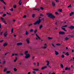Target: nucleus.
Here are the masks:
<instances>
[{"mask_svg": "<svg viewBox=\"0 0 74 74\" xmlns=\"http://www.w3.org/2000/svg\"><path fill=\"white\" fill-rule=\"evenodd\" d=\"M7 70V68H5L3 70V71L4 72L6 71Z\"/></svg>", "mask_w": 74, "mask_h": 74, "instance_id": "nucleus-38", "label": "nucleus"}, {"mask_svg": "<svg viewBox=\"0 0 74 74\" xmlns=\"http://www.w3.org/2000/svg\"><path fill=\"white\" fill-rule=\"evenodd\" d=\"M11 73V71H7L6 72V73L7 74H9V73Z\"/></svg>", "mask_w": 74, "mask_h": 74, "instance_id": "nucleus-31", "label": "nucleus"}, {"mask_svg": "<svg viewBox=\"0 0 74 74\" xmlns=\"http://www.w3.org/2000/svg\"><path fill=\"white\" fill-rule=\"evenodd\" d=\"M13 69H14V71H17V69H16V68H14Z\"/></svg>", "mask_w": 74, "mask_h": 74, "instance_id": "nucleus-34", "label": "nucleus"}, {"mask_svg": "<svg viewBox=\"0 0 74 74\" xmlns=\"http://www.w3.org/2000/svg\"><path fill=\"white\" fill-rule=\"evenodd\" d=\"M1 19L2 21V22H3V23H4L5 24H7V23L5 22V21L4 19V18L3 17H1Z\"/></svg>", "mask_w": 74, "mask_h": 74, "instance_id": "nucleus-4", "label": "nucleus"}, {"mask_svg": "<svg viewBox=\"0 0 74 74\" xmlns=\"http://www.w3.org/2000/svg\"><path fill=\"white\" fill-rule=\"evenodd\" d=\"M68 28L71 29V30H73L74 29V26L73 25H71L70 26L68 27Z\"/></svg>", "mask_w": 74, "mask_h": 74, "instance_id": "nucleus-5", "label": "nucleus"}, {"mask_svg": "<svg viewBox=\"0 0 74 74\" xmlns=\"http://www.w3.org/2000/svg\"><path fill=\"white\" fill-rule=\"evenodd\" d=\"M55 25H58V22H55Z\"/></svg>", "mask_w": 74, "mask_h": 74, "instance_id": "nucleus-48", "label": "nucleus"}, {"mask_svg": "<svg viewBox=\"0 0 74 74\" xmlns=\"http://www.w3.org/2000/svg\"><path fill=\"white\" fill-rule=\"evenodd\" d=\"M73 14L74 12H71V13L70 14V16H72V15Z\"/></svg>", "mask_w": 74, "mask_h": 74, "instance_id": "nucleus-23", "label": "nucleus"}, {"mask_svg": "<svg viewBox=\"0 0 74 74\" xmlns=\"http://www.w3.org/2000/svg\"><path fill=\"white\" fill-rule=\"evenodd\" d=\"M65 55H66V56H69V52H67L66 53Z\"/></svg>", "mask_w": 74, "mask_h": 74, "instance_id": "nucleus-25", "label": "nucleus"}, {"mask_svg": "<svg viewBox=\"0 0 74 74\" xmlns=\"http://www.w3.org/2000/svg\"><path fill=\"white\" fill-rule=\"evenodd\" d=\"M55 52H56V55H59V53L56 51H55Z\"/></svg>", "mask_w": 74, "mask_h": 74, "instance_id": "nucleus-22", "label": "nucleus"}, {"mask_svg": "<svg viewBox=\"0 0 74 74\" xmlns=\"http://www.w3.org/2000/svg\"><path fill=\"white\" fill-rule=\"evenodd\" d=\"M29 38L27 39H26L27 42V44H29V42H30L29 41Z\"/></svg>", "mask_w": 74, "mask_h": 74, "instance_id": "nucleus-17", "label": "nucleus"}, {"mask_svg": "<svg viewBox=\"0 0 74 74\" xmlns=\"http://www.w3.org/2000/svg\"><path fill=\"white\" fill-rule=\"evenodd\" d=\"M3 3H4V4H5V5L6 4V3H5V2H4V1H3Z\"/></svg>", "mask_w": 74, "mask_h": 74, "instance_id": "nucleus-61", "label": "nucleus"}, {"mask_svg": "<svg viewBox=\"0 0 74 74\" xmlns=\"http://www.w3.org/2000/svg\"><path fill=\"white\" fill-rule=\"evenodd\" d=\"M21 1H22V0H20L18 3L20 5L22 4V2Z\"/></svg>", "mask_w": 74, "mask_h": 74, "instance_id": "nucleus-16", "label": "nucleus"}, {"mask_svg": "<svg viewBox=\"0 0 74 74\" xmlns=\"http://www.w3.org/2000/svg\"><path fill=\"white\" fill-rule=\"evenodd\" d=\"M32 60L33 61L34 60V58H35L34 56H33L32 57Z\"/></svg>", "mask_w": 74, "mask_h": 74, "instance_id": "nucleus-30", "label": "nucleus"}, {"mask_svg": "<svg viewBox=\"0 0 74 74\" xmlns=\"http://www.w3.org/2000/svg\"><path fill=\"white\" fill-rule=\"evenodd\" d=\"M33 31H34L33 29H31L30 30V32H33Z\"/></svg>", "mask_w": 74, "mask_h": 74, "instance_id": "nucleus-43", "label": "nucleus"}, {"mask_svg": "<svg viewBox=\"0 0 74 74\" xmlns=\"http://www.w3.org/2000/svg\"><path fill=\"white\" fill-rule=\"evenodd\" d=\"M32 25H33V24L31 23L28 25V26H29V27H30V26H32Z\"/></svg>", "mask_w": 74, "mask_h": 74, "instance_id": "nucleus-37", "label": "nucleus"}, {"mask_svg": "<svg viewBox=\"0 0 74 74\" xmlns=\"http://www.w3.org/2000/svg\"><path fill=\"white\" fill-rule=\"evenodd\" d=\"M69 39V38L68 37H66L65 39V41H67V40Z\"/></svg>", "mask_w": 74, "mask_h": 74, "instance_id": "nucleus-19", "label": "nucleus"}, {"mask_svg": "<svg viewBox=\"0 0 74 74\" xmlns=\"http://www.w3.org/2000/svg\"><path fill=\"white\" fill-rule=\"evenodd\" d=\"M43 27V25H40L39 26V29L40 30Z\"/></svg>", "mask_w": 74, "mask_h": 74, "instance_id": "nucleus-10", "label": "nucleus"}, {"mask_svg": "<svg viewBox=\"0 0 74 74\" xmlns=\"http://www.w3.org/2000/svg\"><path fill=\"white\" fill-rule=\"evenodd\" d=\"M66 49H69V48L68 47H66Z\"/></svg>", "mask_w": 74, "mask_h": 74, "instance_id": "nucleus-62", "label": "nucleus"}, {"mask_svg": "<svg viewBox=\"0 0 74 74\" xmlns=\"http://www.w3.org/2000/svg\"><path fill=\"white\" fill-rule=\"evenodd\" d=\"M55 1H56V2H57V3H58V2H59V0H55Z\"/></svg>", "mask_w": 74, "mask_h": 74, "instance_id": "nucleus-59", "label": "nucleus"}, {"mask_svg": "<svg viewBox=\"0 0 74 74\" xmlns=\"http://www.w3.org/2000/svg\"><path fill=\"white\" fill-rule=\"evenodd\" d=\"M37 38H38V39H39V40H41V39L39 37V36H38L37 37Z\"/></svg>", "mask_w": 74, "mask_h": 74, "instance_id": "nucleus-47", "label": "nucleus"}, {"mask_svg": "<svg viewBox=\"0 0 74 74\" xmlns=\"http://www.w3.org/2000/svg\"><path fill=\"white\" fill-rule=\"evenodd\" d=\"M65 70H70V68H68V67H66L65 68Z\"/></svg>", "mask_w": 74, "mask_h": 74, "instance_id": "nucleus-13", "label": "nucleus"}, {"mask_svg": "<svg viewBox=\"0 0 74 74\" xmlns=\"http://www.w3.org/2000/svg\"><path fill=\"white\" fill-rule=\"evenodd\" d=\"M52 46H53V47H55V46L54 45V44H52Z\"/></svg>", "mask_w": 74, "mask_h": 74, "instance_id": "nucleus-46", "label": "nucleus"}, {"mask_svg": "<svg viewBox=\"0 0 74 74\" xmlns=\"http://www.w3.org/2000/svg\"><path fill=\"white\" fill-rule=\"evenodd\" d=\"M61 29H62L63 30H64V31H65V32H66V31H66V29H65V28H63V27H61Z\"/></svg>", "mask_w": 74, "mask_h": 74, "instance_id": "nucleus-21", "label": "nucleus"}, {"mask_svg": "<svg viewBox=\"0 0 74 74\" xmlns=\"http://www.w3.org/2000/svg\"><path fill=\"white\" fill-rule=\"evenodd\" d=\"M25 55V58H26V59H28V58L30 56V55L29 54H27Z\"/></svg>", "mask_w": 74, "mask_h": 74, "instance_id": "nucleus-3", "label": "nucleus"}, {"mask_svg": "<svg viewBox=\"0 0 74 74\" xmlns=\"http://www.w3.org/2000/svg\"><path fill=\"white\" fill-rule=\"evenodd\" d=\"M26 17V15H24V16L23 17L24 18H25Z\"/></svg>", "mask_w": 74, "mask_h": 74, "instance_id": "nucleus-64", "label": "nucleus"}, {"mask_svg": "<svg viewBox=\"0 0 74 74\" xmlns=\"http://www.w3.org/2000/svg\"><path fill=\"white\" fill-rule=\"evenodd\" d=\"M27 53H28V51H25V55H27Z\"/></svg>", "mask_w": 74, "mask_h": 74, "instance_id": "nucleus-20", "label": "nucleus"}, {"mask_svg": "<svg viewBox=\"0 0 74 74\" xmlns=\"http://www.w3.org/2000/svg\"><path fill=\"white\" fill-rule=\"evenodd\" d=\"M51 3L53 7H55V3L53 2V1H51Z\"/></svg>", "mask_w": 74, "mask_h": 74, "instance_id": "nucleus-6", "label": "nucleus"}, {"mask_svg": "<svg viewBox=\"0 0 74 74\" xmlns=\"http://www.w3.org/2000/svg\"><path fill=\"white\" fill-rule=\"evenodd\" d=\"M61 68H62V69L64 68V66H63V64H61Z\"/></svg>", "mask_w": 74, "mask_h": 74, "instance_id": "nucleus-33", "label": "nucleus"}, {"mask_svg": "<svg viewBox=\"0 0 74 74\" xmlns=\"http://www.w3.org/2000/svg\"><path fill=\"white\" fill-rule=\"evenodd\" d=\"M3 41H4V40H1L0 41V42H3Z\"/></svg>", "mask_w": 74, "mask_h": 74, "instance_id": "nucleus-56", "label": "nucleus"}, {"mask_svg": "<svg viewBox=\"0 0 74 74\" xmlns=\"http://www.w3.org/2000/svg\"><path fill=\"white\" fill-rule=\"evenodd\" d=\"M61 57L62 58H64V55H62L61 56Z\"/></svg>", "mask_w": 74, "mask_h": 74, "instance_id": "nucleus-39", "label": "nucleus"}, {"mask_svg": "<svg viewBox=\"0 0 74 74\" xmlns=\"http://www.w3.org/2000/svg\"><path fill=\"white\" fill-rule=\"evenodd\" d=\"M40 9H39V8H38L37 9V11H40Z\"/></svg>", "mask_w": 74, "mask_h": 74, "instance_id": "nucleus-58", "label": "nucleus"}, {"mask_svg": "<svg viewBox=\"0 0 74 74\" xmlns=\"http://www.w3.org/2000/svg\"><path fill=\"white\" fill-rule=\"evenodd\" d=\"M3 8L4 10H5V6H3Z\"/></svg>", "mask_w": 74, "mask_h": 74, "instance_id": "nucleus-63", "label": "nucleus"}, {"mask_svg": "<svg viewBox=\"0 0 74 74\" xmlns=\"http://www.w3.org/2000/svg\"><path fill=\"white\" fill-rule=\"evenodd\" d=\"M22 45V43L21 42L18 43L17 44V46H19V45Z\"/></svg>", "mask_w": 74, "mask_h": 74, "instance_id": "nucleus-9", "label": "nucleus"}, {"mask_svg": "<svg viewBox=\"0 0 74 74\" xmlns=\"http://www.w3.org/2000/svg\"><path fill=\"white\" fill-rule=\"evenodd\" d=\"M44 46H45V47H47V44L46 43H45L44 44Z\"/></svg>", "mask_w": 74, "mask_h": 74, "instance_id": "nucleus-55", "label": "nucleus"}, {"mask_svg": "<svg viewBox=\"0 0 74 74\" xmlns=\"http://www.w3.org/2000/svg\"><path fill=\"white\" fill-rule=\"evenodd\" d=\"M48 38L49 40H51V39H52V38L48 37Z\"/></svg>", "mask_w": 74, "mask_h": 74, "instance_id": "nucleus-42", "label": "nucleus"}, {"mask_svg": "<svg viewBox=\"0 0 74 74\" xmlns=\"http://www.w3.org/2000/svg\"><path fill=\"white\" fill-rule=\"evenodd\" d=\"M17 60V57H16L15 58V59L14 60V62H16Z\"/></svg>", "mask_w": 74, "mask_h": 74, "instance_id": "nucleus-26", "label": "nucleus"}, {"mask_svg": "<svg viewBox=\"0 0 74 74\" xmlns=\"http://www.w3.org/2000/svg\"><path fill=\"white\" fill-rule=\"evenodd\" d=\"M16 5H13V8H16Z\"/></svg>", "mask_w": 74, "mask_h": 74, "instance_id": "nucleus-29", "label": "nucleus"}, {"mask_svg": "<svg viewBox=\"0 0 74 74\" xmlns=\"http://www.w3.org/2000/svg\"><path fill=\"white\" fill-rule=\"evenodd\" d=\"M34 10H36V11H37V8L34 9Z\"/></svg>", "mask_w": 74, "mask_h": 74, "instance_id": "nucleus-54", "label": "nucleus"}, {"mask_svg": "<svg viewBox=\"0 0 74 74\" xmlns=\"http://www.w3.org/2000/svg\"><path fill=\"white\" fill-rule=\"evenodd\" d=\"M13 31H14V29L13 28H12V30H11L12 33H13Z\"/></svg>", "mask_w": 74, "mask_h": 74, "instance_id": "nucleus-40", "label": "nucleus"}, {"mask_svg": "<svg viewBox=\"0 0 74 74\" xmlns=\"http://www.w3.org/2000/svg\"><path fill=\"white\" fill-rule=\"evenodd\" d=\"M47 66H44L43 67H42L41 68V70H43L44 69H47Z\"/></svg>", "mask_w": 74, "mask_h": 74, "instance_id": "nucleus-8", "label": "nucleus"}, {"mask_svg": "<svg viewBox=\"0 0 74 74\" xmlns=\"http://www.w3.org/2000/svg\"><path fill=\"white\" fill-rule=\"evenodd\" d=\"M71 5L70 4V5L68 6V8H69V7H71Z\"/></svg>", "mask_w": 74, "mask_h": 74, "instance_id": "nucleus-49", "label": "nucleus"}, {"mask_svg": "<svg viewBox=\"0 0 74 74\" xmlns=\"http://www.w3.org/2000/svg\"><path fill=\"white\" fill-rule=\"evenodd\" d=\"M7 32H5L4 35V37H7Z\"/></svg>", "mask_w": 74, "mask_h": 74, "instance_id": "nucleus-15", "label": "nucleus"}, {"mask_svg": "<svg viewBox=\"0 0 74 74\" xmlns=\"http://www.w3.org/2000/svg\"><path fill=\"white\" fill-rule=\"evenodd\" d=\"M58 11H59V12H62V10L61 9H59L58 10Z\"/></svg>", "mask_w": 74, "mask_h": 74, "instance_id": "nucleus-24", "label": "nucleus"}, {"mask_svg": "<svg viewBox=\"0 0 74 74\" xmlns=\"http://www.w3.org/2000/svg\"><path fill=\"white\" fill-rule=\"evenodd\" d=\"M40 17H39V20L38 21H36L35 22V23H34V25H39L41 23V21H44V18H42L41 20L40 19V18H41Z\"/></svg>", "mask_w": 74, "mask_h": 74, "instance_id": "nucleus-1", "label": "nucleus"}, {"mask_svg": "<svg viewBox=\"0 0 74 74\" xmlns=\"http://www.w3.org/2000/svg\"><path fill=\"white\" fill-rule=\"evenodd\" d=\"M34 71H39V69H33Z\"/></svg>", "mask_w": 74, "mask_h": 74, "instance_id": "nucleus-11", "label": "nucleus"}, {"mask_svg": "<svg viewBox=\"0 0 74 74\" xmlns=\"http://www.w3.org/2000/svg\"><path fill=\"white\" fill-rule=\"evenodd\" d=\"M65 34V33L63 32H59V34L63 35Z\"/></svg>", "mask_w": 74, "mask_h": 74, "instance_id": "nucleus-7", "label": "nucleus"}, {"mask_svg": "<svg viewBox=\"0 0 74 74\" xmlns=\"http://www.w3.org/2000/svg\"><path fill=\"white\" fill-rule=\"evenodd\" d=\"M47 16L49 17V18H52V19H54L55 18V16H54L52 13H48L47 14Z\"/></svg>", "mask_w": 74, "mask_h": 74, "instance_id": "nucleus-2", "label": "nucleus"}, {"mask_svg": "<svg viewBox=\"0 0 74 74\" xmlns=\"http://www.w3.org/2000/svg\"><path fill=\"white\" fill-rule=\"evenodd\" d=\"M6 16V14H3L2 16L3 17H4V16Z\"/></svg>", "mask_w": 74, "mask_h": 74, "instance_id": "nucleus-36", "label": "nucleus"}, {"mask_svg": "<svg viewBox=\"0 0 74 74\" xmlns=\"http://www.w3.org/2000/svg\"><path fill=\"white\" fill-rule=\"evenodd\" d=\"M3 32H1V33H0V35H1H1H2V34H3Z\"/></svg>", "mask_w": 74, "mask_h": 74, "instance_id": "nucleus-52", "label": "nucleus"}, {"mask_svg": "<svg viewBox=\"0 0 74 74\" xmlns=\"http://www.w3.org/2000/svg\"><path fill=\"white\" fill-rule=\"evenodd\" d=\"M37 32V29H35L34 31V33H36V32Z\"/></svg>", "mask_w": 74, "mask_h": 74, "instance_id": "nucleus-41", "label": "nucleus"}, {"mask_svg": "<svg viewBox=\"0 0 74 74\" xmlns=\"http://www.w3.org/2000/svg\"><path fill=\"white\" fill-rule=\"evenodd\" d=\"M32 72H33V73H34V74H36V72H35V71H33Z\"/></svg>", "mask_w": 74, "mask_h": 74, "instance_id": "nucleus-53", "label": "nucleus"}, {"mask_svg": "<svg viewBox=\"0 0 74 74\" xmlns=\"http://www.w3.org/2000/svg\"><path fill=\"white\" fill-rule=\"evenodd\" d=\"M47 62V66H48V67H50V66L49 65V62L48 61H46Z\"/></svg>", "mask_w": 74, "mask_h": 74, "instance_id": "nucleus-12", "label": "nucleus"}, {"mask_svg": "<svg viewBox=\"0 0 74 74\" xmlns=\"http://www.w3.org/2000/svg\"><path fill=\"white\" fill-rule=\"evenodd\" d=\"M58 12H56V15H58Z\"/></svg>", "mask_w": 74, "mask_h": 74, "instance_id": "nucleus-57", "label": "nucleus"}, {"mask_svg": "<svg viewBox=\"0 0 74 74\" xmlns=\"http://www.w3.org/2000/svg\"><path fill=\"white\" fill-rule=\"evenodd\" d=\"M7 43L6 42H5L4 43L3 45V47H6L7 45Z\"/></svg>", "mask_w": 74, "mask_h": 74, "instance_id": "nucleus-14", "label": "nucleus"}, {"mask_svg": "<svg viewBox=\"0 0 74 74\" xmlns=\"http://www.w3.org/2000/svg\"><path fill=\"white\" fill-rule=\"evenodd\" d=\"M35 16V15H34V14H32V17L34 18V16Z\"/></svg>", "mask_w": 74, "mask_h": 74, "instance_id": "nucleus-44", "label": "nucleus"}, {"mask_svg": "<svg viewBox=\"0 0 74 74\" xmlns=\"http://www.w3.org/2000/svg\"><path fill=\"white\" fill-rule=\"evenodd\" d=\"M56 45L58 46H60L61 45V44L59 43H58L56 44Z\"/></svg>", "mask_w": 74, "mask_h": 74, "instance_id": "nucleus-35", "label": "nucleus"}, {"mask_svg": "<svg viewBox=\"0 0 74 74\" xmlns=\"http://www.w3.org/2000/svg\"><path fill=\"white\" fill-rule=\"evenodd\" d=\"M68 36H69L70 37H71V38H73V37H74V36L71 35H69Z\"/></svg>", "mask_w": 74, "mask_h": 74, "instance_id": "nucleus-27", "label": "nucleus"}, {"mask_svg": "<svg viewBox=\"0 0 74 74\" xmlns=\"http://www.w3.org/2000/svg\"><path fill=\"white\" fill-rule=\"evenodd\" d=\"M62 27H67V25H65L62 26Z\"/></svg>", "mask_w": 74, "mask_h": 74, "instance_id": "nucleus-32", "label": "nucleus"}, {"mask_svg": "<svg viewBox=\"0 0 74 74\" xmlns=\"http://www.w3.org/2000/svg\"><path fill=\"white\" fill-rule=\"evenodd\" d=\"M7 54H8V53H5V55H7Z\"/></svg>", "mask_w": 74, "mask_h": 74, "instance_id": "nucleus-60", "label": "nucleus"}, {"mask_svg": "<svg viewBox=\"0 0 74 74\" xmlns=\"http://www.w3.org/2000/svg\"><path fill=\"white\" fill-rule=\"evenodd\" d=\"M41 48L42 49H46L47 48V46L42 47Z\"/></svg>", "mask_w": 74, "mask_h": 74, "instance_id": "nucleus-18", "label": "nucleus"}, {"mask_svg": "<svg viewBox=\"0 0 74 74\" xmlns=\"http://www.w3.org/2000/svg\"><path fill=\"white\" fill-rule=\"evenodd\" d=\"M41 10H44V8L42 7H41L40 8Z\"/></svg>", "mask_w": 74, "mask_h": 74, "instance_id": "nucleus-45", "label": "nucleus"}, {"mask_svg": "<svg viewBox=\"0 0 74 74\" xmlns=\"http://www.w3.org/2000/svg\"><path fill=\"white\" fill-rule=\"evenodd\" d=\"M5 62H5V61H4L3 62V64H5Z\"/></svg>", "mask_w": 74, "mask_h": 74, "instance_id": "nucleus-50", "label": "nucleus"}, {"mask_svg": "<svg viewBox=\"0 0 74 74\" xmlns=\"http://www.w3.org/2000/svg\"><path fill=\"white\" fill-rule=\"evenodd\" d=\"M29 34V32H28L26 31L25 33V35H28Z\"/></svg>", "mask_w": 74, "mask_h": 74, "instance_id": "nucleus-28", "label": "nucleus"}, {"mask_svg": "<svg viewBox=\"0 0 74 74\" xmlns=\"http://www.w3.org/2000/svg\"><path fill=\"white\" fill-rule=\"evenodd\" d=\"M40 15L41 16H43V14H40Z\"/></svg>", "mask_w": 74, "mask_h": 74, "instance_id": "nucleus-51", "label": "nucleus"}]
</instances>
